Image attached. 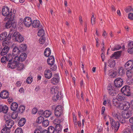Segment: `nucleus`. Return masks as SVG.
Masks as SVG:
<instances>
[{
    "label": "nucleus",
    "instance_id": "obj_44",
    "mask_svg": "<svg viewBox=\"0 0 133 133\" xmlns=\"http://www.w3.org/2000/svg\"><path fill=\"white\" fill-rule=\"evenodd\" d=\"M42 130V128L41 127H38L35 129L34 133H41Z\"/></svg>",
    "mask_w": 133,
    "mask_h": 133
},
{
    "label": "nucleus",
    "instance_id": "obj_46",
    "mask_svg": "<svg viewBox=\"0 0 133 133\" xmlns=\"http://www.w3.org/2000/svg\"><path fill=\"white\" fill-rule=\"evenodd\" d=\"M25 106L23 105L20 106L19 108V112L21 113H22L25 110Z\"/></svg>",
    "mask_w": 133,
    "mask_h": 133
},
{
    "label": "nucleus",
    "instance_id": "obj_45",
    "mask_svg": "<svg viewBox=\"0 0 133 133\" xmlns=\"http://www.w3.org/2000/svg\"><path fill=\"white\" fill-rule=\"evenodd\" d=\"M58 89L55 87H52L51 89V93L52 94H54L57 92Z\"/></svg>",
    "mask_w": 133,
    "mask_h": 133
},
{
    "label": "nucleus",
    "instance_id": "obj_48",
    "mask_svg": "<svg viewBox=\"0 0 133 133\" xmlns=\"http://www.w3.org/2000/svg\"><path fill=\"white\" fill-rule=\"evenodd\" d=\"M32 76H30L27 78L26 82L28 84H30L32 82Z\"/></svg>",
    "mask_w": 133,
    "mask_h": 133
},
{
    "label": "nucleus",
    "instance_id": "obj_35",
    "mask_svg": "<svg viewBox=\"0 0 133 133\" xmlns=\"http://www.w3.org/2000/svg\"><path fill=\"white\" fill-rule=\"evenodd\" d=\"M16 39H15V41L19 42H21L24 40L23 38L20 34L18 36Z\"/></svg>",
    "mask_w": 133,
    "mask_h": 133
},
{
    "label": "nucleus",
    "instance_id": "obj_61",
    "mask_svg": "<svg viewBox=\"0 0 133 133\" xmlns=\"http://www.w3.org/2000/svg\"><path fill=\"white\" fill-rule=\"evenodd\" d=\"M123 133H133V132H131L130 130L127 129L123 130Z\"/></svg>",
    "mask_w": 133,
    "mask_h": 133
},
{
    "label": "nucleus",
    "instance_id": "obj_63",
    "mask_svg": "<svg viewBox=\"0 0 133 133\" xmlns=\"http://www.w3.org/2000/svg\"><path fill=\"white\" fill-rule=\"evenodd\" d=\"M107 34L105 30H103V31L102 36L105 38L107 37Z\"/></svg>",
    "mask_w": 133,
    "mask_h": 133
},
{
    "label": "nucleus",
    "instance_id": "obj_30",
    "mask_svg": "<svg viewBox=\"0 0 133 133\" xmlns=\"http://www.w3.org/2000/svg\"><path fill=\"white\" fill-rule=\"evenodd\" d=\"M121 53V52L120 51L115 52L112 55V57L114 58H116L120 56Z\"/></svg>",
    "mask_w": 133,
    "mask_h": 133
},
{
    "label": "nucleus",
    "instance_id": "obj_16",
    "mask_svg": "<svg viewBox=\"0 0 133 133\" xmlns=\"http://www.w3.org/2000/svg\"><path fill=\"white\" fill-rule=\"evenodd\" d=\"M9 93L5 90H3L0 94V97L3 99H6L8 97Z\"/></svg>",
    "mask_w": 133,
    "mask_h": 133
},
{
    "label": "nucleus",
    "instance_id": "obj_21",
    "mask_svg": "<svg viewBox=\"0 0 133 133\" xmlns=\"http://www.w3.org/2000/svg\"><path fill=\"white\" fill-rule=\"evenodd\" d=\"M18 107V105L17 103L14 102L12 103L11 105V109L12 110L15 111L17 110Z\"/></svg>",
    "mask_w": 133,
    "mask_h": 133
},
{
    "label": "nucleus",
    "instance_id": "obj_38",
    "mask_svg": "<svg viewBox=\"0 0 133 133\" xmlns=\"http://www.w3.org/2000/svg\"><path fill=\"white\" fill-rule=\"evenodd\" d=\"M10 131V129L7 127L4 128L1 130V133H9Z\"/></svg>",
    "mask_w": 133,
    "mask_h": 133
},
{
    "label": "nucleus",
    "instance_id": "obj_12",
    "mask_svg": "<svg viewBox=\"0 0 133 133\" xmlns=\"http://www.w3.org/2000/svg\"><path fill=\"white\" fill-rule=\"evenodd\" d=\"M14 121L11 119H8L5 121V126L10 129L11 128L14 124Z\"/></svg>",
    "mask_w": 133,
    "mask_h": 133
},
{
    "label": "nucleus",
    "instance_id": "obj_37",
    "mask_svg": "<svg viewBox=\"0 0 133 133\" xmlns=\"http://www.w3.org/2000/svg\"><path fill=\"white\" fill-rule=\"evenodd\" d=\"M13 34V35L12 36V39L15 41L16 39H17V37H18V36L20 34L18 32H15V31L14 32Z\"/></svg>",
    "mask_w": 133,
    "mask_h": 133
},
{
    "label": "nucleus",
    "instance_id": "obj_42",
    "mask_svg": "<svg viewBox=\"0 0 133 133\" xmlns=\"http://www.w3.org/2000/svg\"><path fill=\"white\" fill-rule=\"evenodd\" d=\"M45 34L44 30L42 29H41L38 31L37 33L38 35L40 37L43 36Z\"/></svg>",
    "mask_w": 133,
    "mask_h": 133
},
{
    "label": "nucleus",
    "instance_id": "obj_28",
    "mask_svg": "<svg viewBox=\"0 0 133 133\" xmlns=\"http://www.w3.org/2000/svg\"><path fill=\"white\" fill-rule=\"evenodd\" d=\"M130 104L128 102H124L123 110H128L130 107Z\"/></svg>",
    "mask_w": 133,
    "mask_h": 133
},
{
    "label": "nucleus",
    "instance_id": "obj_39",
    "mask_svg": "<svg viewBox=\"0 0 133 133\" xmlns=\"http://www.w3.org/2000/svg\"><path fill=\"white\" fill-rule=\"evenodd\" d=\"M44 118L42 116H39L37 119L36 122L38 123H41L44 121Z\"/></svg>",
    "mask_w": 133,
    "mask_h": 133
},
{
    "label": "nucleus",
    "instance_id": "obj_53",
    "mask_svg": "<svg viewBox=\"0 0 133 133\" xmlns=\"http://www.w3.org/2000/svg\"><path fill=\"white\" fill-rule=\"evenodd\" d=\"M43 125L44 127H46L49 124V121L48 120H45L43 122Z\"/></svg>",
    "mask_w": 133,
    "mask_h": 133
},
{
    "label": "nucleus",
    "instance_id": "obj_64",
    "mask_svg": "<svg viewBox=\"0 0 133 133\" xmlns=\"http://www.w3.org/2000/svg\"><path fill=\"white\" fill-rule=\"evenodd\" d=\"M129 122L130 123L133 124V116L129 119Z\"/></svg>",
    "mask_w": 133,
    "mask_h": 133
},
{
    "label": "nucleus",
    "instance_id": "obj_22",
    "mask_svg": "<svg viewBox=\"0 0 133 133\" xmlns=\"http://www.w3.org/2000/svg\"><path fill=\"white\" fill-rule=\"evenodd\" d=\"M27 55L25 53H22L19 57L20 61L23 62L24 61L26 58Z\"/></svg>",
    "mask_w": 133,
    "mask_h": 133
},
{
    "label": "nucleus",
    "instance_id": "obj_49",
    "mask_svg": "<svg viewBox=\"0 0 133 133\" xmlns=\"http://www.w3.org/2000/svg\"><path fill=\"white\" fill-rule=\"evenodd\" d=\"M62 112L59 111L58 110H55V116L57 117H59L62 114Z\"/></svg>",
    "mask_w": 133,
    "mask_h": 133
},
{
    "label": "nucleus",
    "instance_id": "obj_40",
    "mask_svg": "<svg viewBox=\"0 0 133 133\" xmlns=\"http://www.w3.org/2000/svg\"><path fill=\"white\" fill-rule=\"evenodd\" d=\"M127 75L129 78H131L133 75L132 71L131 70H129L127 71Z\"/></svg>",
    "mask_w": 133,
    "mask_h": 133
},
{
    "label": "nucleus",
    "instance_id": "obj_62",
    "mask_svg": "<svg viewBox=\"0 0 133 133\" xmlns=\"http://www.w3.org/2000/svg\"><path fill=\"white\" fill-rule=\"evenodd\" d=\"M128 18L130 20H133V14L130 13L128 15Z\"/></svg>",
    "mask_w": 133,
    "mask_h": 133
},
{
    "label": "nucleus",
    "instance_id": "obj_36",
    "mask_svg": "<svg viewBox=\"0 0 133 133\" xmlns=\"http://www.w3.org/2000/svg\"><path fill=\"white\" fill-rule=\"evenodd\" d=\"M40 25V22L39 20L34 21V28H38Z\"/></svg>",
    "mask_w": 133,
    "mask_h": 133
},
{
    "label": "nucleus",
    "instance_id": "obj_4",
    "mask_svg": "<svg viewBox=\"0 0 133 133\" xmlns=\"http://www.w3.org/2000/svg\"><path fill=\"white\" fill-rule=\"evenodd\" d=\"M109 118L110 121L111 127L115 132H116L118 130L120 126V124L118 121L115 122L114 119L110 116H109Z\"/></svg>",
    "mask_w": 133,
    "mask_h": 133
},
{
    "label": "nucleus",
    "instance_id": "obj_5",
    "mask_svg": "<svg viewBox=\"0 0 133 133\" xmlns=\"http://www.w3.org/2000/svg\"><path fill=\"white\" fill-rule=\"evenodd\" d=\"M108 92L110 95L115 96L118 91V89L113 85H109L108 87Z\"/></svg>",
    "mask_w": 133,
    "mask_h": 133
},
{
    "label": "nucleus",
    "instance_id": "obj_27",
    "mask_svg": "<svg viewBox=\"0 0 133 133\" xmlns=\"http://www.w3.org/2000/svg\"><path fill=\"white\" fill-rule=\"evenodd\" d=\"M51 51L50 49L49 48H47L45 50L44 55L46 57H49L51 54Z\"/></svg>",
    "mask_w": 133,
    "mask_h": 133
},
{
    "label": "nucleus",
    "instance_id": "obj_50",
    "mask_svg": "<svg viewBox=\"0 0 133 133\" xmlns=\"http://www.w3.org/2000/svg\"><path fill=\"white\" fill-rule=\"evenodd\" d=\"M62 95L61 92H58V93L56 96V99H55V101H56L57 99H60L62 97Z\"/></svg>",
    "mask_w": 133,
    "mask_h": 133
},
{
    "label": "nucleus",
    "instance_id": "obj_8",
    "mask_svg": "<svg viewBox=\"0 0 133 133\" xmlns=\"http://www.w3.org/2000/svg\"><path fill=\"white\" fill-rule=\"evenodd\" d=\"M23 22L25 26L28 27L30 26L32 24H33L31 18L29 17H25L24 19ZM32 26H33V25Z\"/></svg>",
    "mask_w": 133,
    "mask_h": 133
},
{
    "label": "nucleus",
    "instance_id": "obj_56",
    "mask_svg": "<svg viewBox=\"0 0 133 133\" xmlns=\"http://www.w3.org/2000/svg\"><path fill=\"white\" fill-rule=\"evenodd\" d=\"M17 116V113L16 112H15L13 113L11 115L12 118L14 119L16 118Z\"/></svg>",
    "mask_w": 133,
    "mask_h": 133
},
{
    "label": "nucleus",
    "instance_id": "obj_19",
    "mask_svg": "<svg viewBox=\"0 0 133 133\" xmlns=\"http://www.w3.org/2000/svg\"><path fill=\"white\" fill-rule=\"evenodd\" d=\"M48 63L51 65H53L55 59L54 56H51L49 57L47 59Z\"/></svg>",
    "mask_w": 133,
    "mask_h": 133
},
{
    "label": "nucleus",
    "instance_id": "obj_13",
    "mask_svg": "<svg viewBox=\"0 0 133 133\" xmlns=\"http://www.w3.org/2000/svg\"><path fill=\"white\" fill-rule=\"evenodd\" d=\"M128 52L131 54H133V41H129L128 44Z\"/></svg>",
    "mask_w": 133,
    "mask_h": 133
},
{
    "label": "nucleus",
    "instance_id": "obj_58",
    "mask_svg": "<svg viewBox=\"0 0 133 133\" xmlns=\"http://www.w3.org/2000/svg\"><path fill=\"white\" fill-rule=\"evenodd\" d=\"M62 108L61 105H58L56 107L55 110L56 109L58 110L59 111L62 112Z\"/></svg>",
    "mask_w": 133,
    "mask_h": 133
},
{
    "label": "nucleus",
    "instance_id": "obj_31",
    "mask_svg": "<svg viewBox=\"0 0 133 133\" xmlns=\"http://www.w3.org/2000/svg\"><path fill=\"white\" fill-rule=\"evenodd\" d=\"M108 75L110 77L114 78L116 76L117 73L116 71L111 70L110 71Z\"/></svg>",
    "mask_w": 133,
    "mask_h": 133
},
{
    "label": "nucleus",
    "instance_id": "obj_23",
    "mask_svg": "<svg viewBox=\"0 0 133 133\" xmlns=\"http://www.w3.org/2000/svg\"><path fill=\"white\" fill-rule=\"evenodd\" d=\"M112 102L114 105L117 107L119 106L118 105L119 104L120 102L119 100L117 98H114L112 99Z\"/></svg>",
    "mask_w": 133,
    "mask_h": 133
},
{
    "label": "nucleus",
    "instance_id": "obj_47",
    "mask_svg": "<svg viewBox=\"0 0 133 133\" xmlns=\"http://www.w3.org/2000/svg\"><path fill=\"white\" fill-rule=\"evenodd\" d=\"M2 108V112L4 113H6L8 111V107L6 105H4L3 106Z\"/></svg>",
    "mask_w": 133,
    "mask_h": 133
},
{
    "label": "nucleus",
    "instance_id": "obj_26",
    "mask_svg": "<svg viewBox=\"0 0 133 133\" xmlns=\"http://www.w3.org/2000/svg\"><path fill=\"white\" fill-rule=\"evenodd\" d=\"M26 120L24 118H22L19 121L18 124L19 127H22L25 124Z\"/></svg>",
    "mask_w": 133,
    "mask_h": 133
},
{
    "label": "nucleus",
    "instance_id": "obj_9",
    "mask_svg": "<svg viewBox=\"0 0 133 133\" xmlns=\"http://www.w3.org/2000/svg\"><path fill=\"white\" fill-rule=\"evenodd\" d=\"M121 91L122 93L126 96L130 95V90L128 86L123 87L121 89Z\"/></svg>",
    "mask_w": 133,
    "mask_h": 133
},
{
    "label": "nucleus",
    "instance_id": "obj_54",
    "mask_svg": "<svg viewBox=\"0 0 133 133\" xmlns=\"http://www.w3.org/2000/svg\"><path fill=\"white\" fill-rule=\"evenodd\" d=\"M118 105L117 107L119 108L120 109L123 110V107L124 106V102L123 103H121L120 102L118 104Z\"/></svg>",
    "mask_w": 133,
    "mask_h": 133
},
{
    "label": "nucleus",
    "instance_id": "obj_32",
    "mask_svg": "<svg viewBox=\"0 0 133 133\" xmlns=\"http://www.w3.org/2000/svg\"><path fill=\"white\" fill-rule=\"evenodd\" d=\"M124 95L122 93L119 94L117 95V98L119 100L122 101L124 100L125 98Z\"/></svg>",
    "mask_w": 133,
    "mask_h": 133
},
{
    "label": "nucleus",
    "instance_id": "obj_1",
    "mask_svg": "<svg viewBox=\"0 0 133 133\" xmlns=\"http://www.w3.org/2000/svg\"><path fill=\"white\" fill-rule=\"evenodd\" d=\"M112 115L115 118H116L120 123L124 124L125 123V119L130 117V115L128 112H122L121 113L119 112L114 111L112 113Z\"/></svg>",
    "mask_w": 133,
    "mask_h": 133
},
{
    "label": "nucleus",
    "instance_id": "obj_24",
    "mask_svg": "<svg viewBox=\"0 0 133 133\" xmlns=\"http://www.w3.org/2000/svg\"><path fill=\"white\" fill-rule=\"evenodd\" d=\"M51 113L52 112L51 111L46 110L43 112V115L45 117L47 118L49 117L51 114Z\"/></svg>",
    "mask_w": 133,
    "mask_h": 133
},
{
    "label": "nucleus",
    "instance_id": "obj_10",
    "mask_svg": "<svg viewBox=\"0 0 133 133\" xmlns=\"http://www.w3.org/2000/svg\"><path fill=\"white\" fill-rule=\"evenodd\" d=\"M50 81L51 83L52 84H57L59 81V78L58 75H55Z\"/></svg>",
    "mask_w": 133,
    "mask_h": 133
},
{
    "label": "nucleus",
    "instance_id": "obj_29",
    "mask_svg": "<svg viewBox=\"0 0 133 133\" xmlns=\"http://www.w3.org/2000/svg\"><path fill=\"white\" fill-rule=\"evenodd\" d=\"M21 52L24 51L26 48V45L25 44H21L19 47Z\"/></svg>",
    "mask_w": 133,
    "mask_h": 133
},
{
    "label": "nucleus",
    "instance_id": "obj_57",
    "mask_svg": "<svg viewBox=\"0 0 133 133\" xmlns=\"http://www.w3.org/2000/svg\"><path fill=\"white\" fill-rule=\"evenodd\" d=\"M73 115V121L74 124L75 125H77V118L76 116L75 115Z\"/></svg>",
    "mask_w": 133,
    "mask_h": 133
},
{
    "label": "nucleus",
    "instance_id": "obj_6",
    "mask_svg": "<svg viewBox=\"0 0 133 133\" xmlns=\"http://www.w3.org/2000/svg\"><path fill=\"white\" fill-rule=\"evenodd\" d=\"M2 9V14L4 16H7L5 18H10V17H13L12 16V9Z\"/></svg>",
    "mask_w": 133,
    "mask_h": 133
},
{
    "label": "nucleus",
    "instance_id": "obj_17",
    "mask_svg": "<svg viewBox=\"0 0 133 133\" xmlns=\"http://www.w3.org/2000/svg\"><path fill=\"white\" fill-rule=\"evenodd\" d=\"M21 51L19 48L18 47L16 46L13 49L12 55L14 56L20 54Z\"/></svg>",
    "mask_w": 133,
    "mask_h": 133
},
{
    "label": "nucleus",
    "instance_id": "obj_41",
    "mask_svg": "<svg viewBox=\"0 0 133 133\" xmlns=\"http://www.w3.org/2000/svg\"><path fill=\"white\" fill-rule=\"evenodd\" d=\"M6 61H9L8 63H9L10 61H12L13 58L12 55L11 54H10L7 55L6 56Z\"/></svg>",
    "mask_w": 133,
    "mask_h": 133
},
{
    "label": "nucleus",
    "instance_id": "obj_25",
    "mask_svg": "<svg viewBox=\"0 0 133 133\" xmlns=\"http://www.w3.org/2000/svg\"><path fill=\"white\" fill-rule=\"evenodd\" d=\"M61 125L59 124H56L55 128V130L56 132L58 133H59L61 132L62 130Z\"/></svg>",
    "mask_w": 133,
    "mask_h": 133
},
{
    "label": "nucleus",
    "instance_id": "obj_18",
    "mask_svg": "<svg viewBox=\"0 0 133 133\" xmlns=\"http://www.w3.org/2000/svg\"><path fill=\"white\" fill-rule=\"evenodd\" d=\"M8 66L9 68H11L12 69H14L18 65L17 63L13 62L12 61H10L9 63H8Z\"/></svg>",
    "mask_w": 133,
    "mask_h": 133
},
{
    "label": "nucleus",
    "instance_id": "obj_51",
    "mask_svg": "<svg viewBox=\"0 0 133 133\" xmlns=\"http://www.w3.org/2000/svg\"><path fill=\"white\" fill-rule=\"evenodd\" d=\"M13 61L18 64L19 62L20 61L19 57L17 56H16L14 59Z\"/></svg>",
    "mask_w": 133,
    "mask_h": 133
},
{
    "label": "nucleus",
    "instance_id": "obj_20",
    "mask_svg": "<svg viewBox=\"0 0 133 133\" xmlns=\"http://www.w3.org/2000/svg\"><path fill=\"white\" fill-rule=\"evenodd\" d=\"M108 64L110 67H113L115 65V62L114 60L111 59L108 60Z\"/></svg>",
    "mask_w": 133,
    "mask_h": 133
},
{
    "label": "nucleus",
    "instance_id": "obj_11",
    "mask_svg": "<svg viewBox=\"0 0 133 133\" xmlns=\"http://www.w3.org/2000/svg\"><path fill=\"white\" fill-rule=\"evenodd\" d=\"M125 68L127 70H131L133 68V60H131L128 61L124 65Z\"/></svg>",
    "mask_w": 133,
    "mask_h": 133
},
{
    "label": "nucleus",
    "instance_id": "obj_55",
    "mask_svg": "<svg viewBox=\"0 0 133 133\" xmlns=\"http://www.w3.org/2000/svg\"><path fill=\"white\" fill-rule=\"evenodd\" d=\"M45 39L44 38H41L39 40V43L40 44H44L45 41Z\"/></svg>",
    "mask_w": 133,
    "mask_h": 133
},
{
    "label": "nucleus",
    "instance_id": "obj_59",
    "mask_svg": "<svg viewBox=\"0 0 133 133\" xmlns=\"http://www.w3.org/2000/svg\"><path fill=\"white\" fill-rule=\"evenodd\" d=\"M1 61L2 63H6V56H3L1 59Z\"/></svg>",
    "mask_w": 133,
    "mask_h": 133
},
{
    "label": "nucleus",
    "instance_id": "obj_2",
    "mask_svg": "<svg viewBox=\"0 0 133 133\" xmlns=\"http://www.w3.org/2000/svg\"><path fill=\"white\" fill-rule=\"evenodd\" d=\"M9 20L6 22L5 25V27L7 29L11 27L10 32V34H12L15 31V28L16 27V23L13 21L14 17L8 18Z\"/></svg>",
    "mask_w": 133,
    "mask_h": 133
},
{
    "label": "nucleus",
    "instance_id": "obj_3",
    "mask_svg": "<svg viewBox=\"0 0 133 133\" xmlns=\"http://www.w3.org/2000/svg\"><path fill=\"white\" fill-rule=\"evenodd\" d=\"M1 35L3 40H4L3 42V45L8 44H9L10 39L11 38V36L12 34H10V32H9V34L7 37H6L7 35V32H5L2 33Z\"/></svg>",
    "mask_w": 133,
    "mask_h": 133
},
{
    "label": "nucleus",
    "instance_id": "obj_15",
    "mask_svg": "<svg viewBox=\"0 0 133 133\" xmlns=\"http://www.w3.org/2000/svg\"><path fill=\"white\" fill-rule=\"evenodd\" d=\"M7 45L5 44V45H3V46H5L3 48L0 53L1 56L5 55L8 52L9 50V48L8 46H7Z\"/></svg>",
    "mask_w": 133,
    "mask_h": 133
},
{
    "label": "nucleus",
    "instance_id": "obj_33",
    "mask_svg": "<svg viewBox=\"0 0 133 133\" xmlns=\"http://www.w3.org/2000/svg\"><path fill=\"white\" fill-rule=\"evenodd\" d=\"M111 50L112 51H115V50H118L120 49L121 48V46L119 45H115L113 47H111Z\"/></svg>",
    "mask_w": 133,
    "mask_h": 133
},
{
    "label": "nucleus",
    "instance_id": "obj_52",
    "mask_svg": "<svg viewBox=\"0 0 133 133\" xmlns=\"http://www.w3.org/2000/svg\"><path fill=\"white\" fill-rule=\"evenodd\" d=\"M15 133H23V131L21 128H18L16 129Z\"/></svg>",
    "mask_w": 133,
    "mask_h": 133
},
{
    "label": "nucleus",
    "instance_id": "obj_7",
    "mask_svg": "<svg viewBox=\"0 0 133 133\" xmlns=\"http://www.w3.org/2000/svg\"><path fill=\"white\" fill-rule=\"evenodd\" d=\"M114 82L116 88H119L121 87L123 84V80L120 78H116L114 81Z\"/></svg>",
    "mask_w": 133,
    "mask_h": 133
},
{
    "label": "nucleus",
    "instance_id": "obj_60",
    "mask_svg": "<svg viewBox=\"0 0 133 133\" xmlns=\"http://www.w3.org/2000/svg\"><path fill=\"white\" fill-rule=\"evenodd\" d=\"M18 69L19 70H21L23 69L24 68L23 64H18Z\"/></svg>",
    "mask_w": 133,
    "mask_h": 133
},
{
    "label": "nucleus",
    "instance_id": "obj_14",
    "mask_svg": "<svg viewBox=\"0 0 133 133\" xmlns=\"http://www.w3.org/2000/svg\"><path fill=\"white\" fill-rule=\"evenodd\" d=\"M45 77L48 79H50L52 76V73L51 70L46 69L44 71V73Z\"/></svg>",
    "mask_w": 133,
    "mask_h": 133
},
{
    "label": "nucleus",
    "instance_id": "obj_43",
    "mask_svg": "<svg viewBox=\"0 0 133 133\" xmlns=\"http://www.w3.org/2000/svg\"><path fill=\"white\" fill-rule=\"evenodd\" d=\"M48 133H54L55 131V129L52 126H49L48 129Z\"/></svg>",
    "mask_w": 133,
    "mask_h": 133
},
{
    "label": "nucleus",
    "instance_id": "obj_34",
    "mask_svg": "<svg viewBox=\"0 0 133 133\" xmlns=\"http://www.w3.org/2000/svg\"><path fill=\"white\" fill-rule=\"evenodd\" d=\"M117 72L119 75H123L124 74V69L123 67L119 68L117 71Z\"/></svg>",
    "mask_w": 133,
    "mask_h": 133
}]
</instances>
